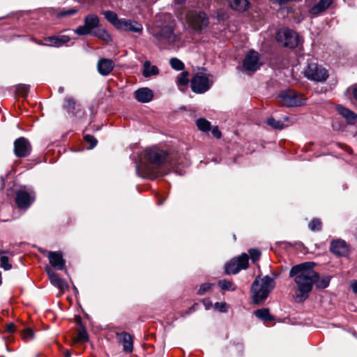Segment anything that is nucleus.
<instances>
[{
  "label": "nucleus",
  "mask_w": 357,
  "mask_h": 357,
  "mask_svg": "<svg viewBox=\"0 0 357 357\" xmlns=\"http://www.w3.org/2000/svg\"><path fill=\"white\" fill-rule=\"evenodd\" d=\"M313 263L305 262L295 265L289 271V277L293 278V298L296 303L306 301L317 279V272L313 268Z\"/></svg>",
  "instance_id": "f257e3e1"
},
{
  "label": "nucleus",
  "mask_w": 357,
  "mask_h": 357,
  "mask_svg": "<svg viewBox=\"0 0 357 357\" xmlns=\"http://www.w3.org/2000/svg\"><path fill=\"white\" fill-rule=\"evenodd\" d=\"M168 155L167 151L156 147L146 149L144 158L149 163L142 160L136 162L137 175L142 178H155L160 174L159 167L167 161Z\"/></svg>",
  "instance_id": "f03ea898"
},
{
  "label": "nucleus",
  "mask_w": 357,
  "mask_h": 357,
  "mask_svg": "<svg viewBox=\"0 0 357 357\" xmlns=\"http://www.w3.org/2000/svg\"><path fill=\"white\" fill-rule=\"evenodd\" d=\"M274 287V278L268 275L262 278L257 276L251 287L253 303L256 304L263 303Z\"/></svg>",
  "instance_id": "7ed1b4c3"
},
{
  "label": "nucleus",
  "mask_w": 357,
  "mask_h": 357,
  "mask_svg": "<svg viewBox=\"0 0 357 357\" xmlns=\"http://www.w3.org/2000/svg\"><path fill=\"white\" fill-rule=\"evenodd\" d=\"M151 33L162 43L172 44L176 40L174 33V26L171 24L155 25L151 29Z\"/></svg>",
  "instance_id": "20e7f679"
},
{
  "label": "nucleus",
  "mask_w": 357,
  "mask_h": 357,
  "mask_svg": "<svg viewBox=\"0 0 357 357\" xmlns=\"http://www.w3.org/2000/svg\"><path fill=\"white\" fill-rule=\"evenodd\" d=\"M305 77L317 82H324L328 77V70L317 63L310 62L304 70Z\"/></svg>",
  "instance_id": "39448f33"
},
{
  "label": "nucleus",
  "mask_w": 357,
  "mask_h": 357,
  "mask_svg": "<svg viewBox=\"0 0 357 357\" xmlns=\"http://www.w3.org/2000/svg\"><path fill=\"white\" fill-rule=\"evenodd\" d=\"M186 19L189 27L194 32L199 33L208 25V18L204 12L190 11Z\"/></svg>",
  "instance_id": "423d86ee"
},
{
  "label": "nucleus",
  "mask_w": 357,
  "mask_h": 357,
  "mask_svg": "<svg viewBox=\"0 0 357 357\" xmlns=\"http://www.w3.org/2000/svg\"><path fill=\"white\" fill-rule=\"evenodd\" d=\"M100 26V19L96 14H89L84 19V24L77 26L74 32L78 36L91 35Z\"/></svg>",
  "instance_id": "0eeeda50"
},
{
  "label": "nucleus",
  "mask_w": 357,
  "mask_h": 357,
  "mask_svg": "<svg viewBox=\"0 0 357 357\" xmlns=\"http://www.w3.org/2000/svg\"><path fill=\"white\" fill-rule=\"evenodd\" d=\"M279 102L286 107H299L304 104V99L293 90L282 91L278 96Z\"/></svg>",
  "instance_id": "6e6552de"
},
{
  "label": "nucleus",
  "mask_w": 357,
  "mask_h": 357,
  "mask_svg": "<svg viewBox=\"0 0 357 357\" xmlns=\"http://www.w3.org/2000/svg\"><path fill=\"white\" fill-rule=\"evenodd\" d=\"M276 39L284 47L294 48L297 46L298 36L291 29L280 30L277 32Z\"/></svg>",
  "instance_id": "1a4fd4ad"
},
{
  "label": "nucleus",
  "mask_w": 357,
  "mask_h": 357,
  "mask_svg": "<svg viewBox=\"0 0 357 357\" xmlns=\"http://www.w3.org/2000/svg\"><path fill=\"white\" fill-rule=\"evenodd\" d=\"M248 255L243 253L238 257L230 260L225 264V273L227 274H236L241 270L247 268L248 266Z\"/></svg>",
  "instance_id": "9d476101"
},
{
  "label": "nucleus",
  "mask_w": 357,
  "mask_h": 357,
  "mask_svg": "<svg viewBox=\"0 0 357 357\" xmlns=\"http://www.w3.org/2000/svg\"><path fill=\"white\" fill-rule=\"evenodd\" d=\"M213 80L208 76L197 74L191 79L192 91L196 93H203L209 90Z\"/></svg>",
  "instance_id": "9b49d317"
},
{
  "label": "nucleus",
  "mask_w": 357,
  "mask_h": 357,
  "mask_svg": "<svg viewBox=\"0 0 357 357\" xmlns=\"http://www.w3.org/2000/svg\"><path fill=\"white\" fill-rule=\"evenodd\" d=\"M35 193L21 189L16 192L15 202L18 208L27 209L35 200Z\"/></svg>",
  "instance_id": "f8f14e48"
},
{
  "label": "nucleus",
  "mask_w": 357,
  "mask_h": 357,
  "mask_svg": "<svg viewBox=\"0 0 357 357\" xmlns=\"http://www.w3.org/2000/svg\"><path fill=\"white\" fill-rule=\"evenodd\" d=\"M31 152V145L29 141L24 137H20L14 142V153L17 158H26L30 155Z\"/></svg>",
  "instance_id": "ddd939ff"
},
{
  "label": "nucleus",
  "mask_w": 357,
  "mask_h": 357,
  "mask_svg": "<svg viewBox=\"0 0 357 357\" xmlns=\"http://www.w3.org/2000/svg\"><path fill=\"white\" fill-rule=\"evenodd\" d=\"M259 61V54L254 50L250 51L245 56L243 62L244 70L248 73L255 72L261 66Z\"/></svg>",
  "instance_id": "4468645a"
},
{
  "label": "nucleus",
  "mask_w": 357,
  "mask_h": 357,
  "mask_svg": "<svg viewBox=\"0 0 357 357\" xmlns=\"http://www.w3.org/2000/svg\"><path fill=\"white\" fill-rule=\"evenodd\" d=\"M330 250L333 254L342 257H346L349 253V245L344 241L342 239H337L331 241Z\"/></svg>",
  "instance_id": "2eb2a0df"
},
{
  "label": "nucleus",
  "mask_w": 357,
  "mask_h": 357,
  "mask_svg": "<svg viewBox=\"0 0 357 357\" xmlns=\"http://www.w3.org/2000/svg\"><path fill=\"white\" fill-rule=\"evenodd\" d=\"M47 257L50 264L52 267L57 270H63L66 268V261L63 257V253L61 251L48 252Z\"/></svg>",
  "instance_id": "dca6fc26"
},
{
  "label": "nucleus",
  "mask_w": 357,
  "mask_h": 357,
  "mask_svg": "<svg viewBox=\"0 0 357 357\" xmlns=\"http://www.w3.org/2000/svg\"><path fill=\"white\" fill-rule=\"evenodd\" d=\"M48 278L52 285L57 287L60 291H64L68 289L67 282L61 279L52 269L49 267L45 268Z\"/></svg>",
  "instance_id": "f3484780"
},
{
  "label": "nucleus",
  "mask_w": 357,
  "mask_h": 357,
  "mask_svg": "<svg viewBox=\"0 0 357 357\" xmlns=\"http://www.w3.org/2000/svg\"><path fill=\"white\" fill-rule=\"evenodd\" d=\"M114 62L109 59L101 58L97 63L98 73L102 76H107L113 70Z\"/></svg>",
  "instance_id": "a211bd4d"
},
{
  "label": "nucleus",
  "mask_w": 357,
  "mask_h": 357,
  "mask_svg": "<svg viewBox=\"0 0 357 357\" xmlns=\"http://www.w3.org/2000/svg\"><path fill=\"white\" fill-rule=\"evenodd\" d=\"M119 342L122 344L123 350L125 353L130 354L133 351V338L127 332H122L116 334Z\"/></svg>",
  "instance_id": "6ab92c4d"
},
{
  "label": "nucleus",
  "mask_w": 357,
  "mask_h": 357,
  "mask_svg": "<svg viewBox=\"0 0 357 357\" xmlns=\"http://www.w3.org/2000/svg\"><path fill=\"white\" fill-rule=\"evenodd\" d=\"M119 29H122L125 31H132L134 33H141L142 31V25L133 20L121 19Z\"/></svg>",
  "instance_id": "aec40b11"
},
{
  "label": "nucleus",
  "mask_w": 357,
  "mask_h": 357,
  "mask_svg": "<svg viewBox=\"0 0 357 357\" xmlns=\"http://www.w3.org/2000/svg\"><path fill=\"white\" fill-rule=\"evenodd\" d=\"M134 94L136 100L140 102H149L153 98V91L149 88H140Z\"/></svg>",
  "instance_id": "412c9836"
},
{
  "label": "nucleus",
  "mask_w": 357,
  "mask_h": 357,
  "mask_svg": "<svg viewBox=\"0 0 357 357\" xmlns=\"http://www.w3.org/2000/svg\"><path fill=\"white\" fill-rule=\"evenodd\" d=\"M45 41L51 43L48 45L51 47H59L70 41V37L65 35L50 36L44 38Z\"/></svg>",
  "instance_id": "4be33fe9"
},
{
  "label": "nucleus",
  "mask_w": 357,
  "mask_h": 357,
  "mask_svg": "<svg viewBox=\"0 0 357 357\" xmlns=\"http://www.w3.org/2000/svg\"><path fill=\"white\" fill-rule=\"evenodd\" d=\"M337 111L346 119L348 124L354 125L356 123V116L354 112L341 105L337 107Z\"/></svg>",
  "instance_id": "5701e85b"
},
{
  "label": "nucleus",
  "mask_w": 357,
  "mask_h": 357,
  "mask_svg": "<svg viewBox=\"0 0 357 357\" xmlns=\"http://www.w3.org/2000/svg\"><path fill=\"white\" fill-rule=\"evenodd\" d=\"M160 73L156 66H152L151 61H145L142 66V75L144 77L149 78L151 76H157Z\"/></svg>",
  "instance_id": "b1692460"
},
{
  "label": "nucleus",
  "mask_w": 357,
  "mask_h": 357,
  "mask_svg": "<svg viewBox=\"0 0 357 357\" xmlns=\"http://www.w3.org/2000/svg\"><path fill=\"white\" fill-rule=\"evenodd\" d=\"M332 2L333 0H320L310 8V13L313 15H317L326 10L331 5Z\"/></svg>",
  "instance_id": "393cba45"
},
{
  "label": "nucleus",
  "mask_w": 357,
  "mask_h": 357,
  "mask_svg": "<svg viewBox=\"0 0 357 357\" xmlns=\"http://www.w3.org/2000/svg\"><path fill=\"white\" fill-rule=\"evenodd\" d=\"M231 8L238 11L245 10L248 6L249 2L248 0H228Z\"/></svg>",
  "instance_id": "a878e982"
},
{
  "label": "nucleus",
  "mask_w": 357,
  "mask_h": 357,
  "mask_svg": "<svg viewBox=\"0 0 357 357\" xmlns=\"http://www.w3.org/2000/svg\"><path fill=\"white\" fill-rule=\"evenodd\" d=\"M102 13L108 22L119 29L121 20L118 18V15L116 13L111 10H105L102 11Z\"/></svg>",
  "instance_id": "bb28decb"
},
{
  "label": "nucleus",
  "mask_w": 357,
  "mask_h": 357,
  "mask_svg": "<svg viewBox=\"0 0 357 357\" xmlns=\"http://www.w3.org/2000/svg\"><path fill=\"white\" fill-rule=\"evenodd\" d=\"M317 279L314 280V284L317 289H323L328 287L331 277L324 276L322 278L319 277V273L317 272Z\"/></svg>",
  "instance_id": "cd10ccee"
},
{
  "label": "nucleus",
  "mask_w": 357,
  "mask_h": 357,
  "mask_svg": "<svg viewBox=\"0 0 357 357\" xmlns=\"http://www.w3.org/2000/svg\"><path fill=\"white\" fill-rule=\"evenodd\" d=\"M255 314L257 317L265 321H271L274 319L273 317L270 314L269 310L266 308L256 310Z\"/></svg>",
  "instance_id": "c85d7f7f"
},
{
  "label": "nucleus",
  "mask_w": 357,
  "mask_h": 357,
  "mask_svg": "<svg viewBox=\"0 0 357 357\" xmlns=\"http://www.w3.org/2000/svg\"><path fill=\"white\" fill-rule=\"evenodd\" d=\"M91 35L105 41L111 40L110 35L105 29H99L98 27L92 33Z\"/></svg>",
  "instance_id": "c756f323"
},
{
  "label": "nucleus",
  "mask_w": 357,
  "mask_h": 357,
  "mask_svg": "<svg viewBox=\"0 0 357 357\" xmlns=\"http://www.w3.org/2000/svg\"><path fill=\"white\" fill-rule=\"evenodd\" d=\"M267 124L274 129L282 130L287 125H284V123L280 120H276L273 117H270L266 121Z\"/></svg>",
  "instance_id": "7c9ffc66"
},
{
  "label": "nucleus",
  "mask_w": 357,
  "mask_h": 357,
  "mask_svg": "<svg viewBox=\"0 0 357 357\" xmlns=\"http://www.w3.org/2000/svg\"><path fill=\"white\" fill-rule=\"evenodd\" d=\"M196 124L198 128L202 131L206 132L211 130V123L205 119H197Z\"/></svg>",
  "instance_id": "2f4dec72"
},
{
  "label": "nucleus",
  "mask_w": 357,
  "mask_h": 357,
  "mask_svg": "<svg viewBox=\"0 0 357 357\" xmlns=\"http://www.w3.org/2000/svg\"><path fill=\"white\" fill-rule=\"evenodd\" d=\"M76 102L73 98L68 97L65 99L63 107L68 112H74L75 109Z\"/></svg>",
  "instance_id": "473e14b6"
},
{
  "label": "nucleus",
  "mask_w": 357,
  "mask_h": 357,
  "mask_svg": "<svg viewBox=\"0 0 357 357\" xmlns=\"http://www.w3.org/2000/svg\"><path fill=\"white\" fill-rule=\"evenodd\" d=\"M218 286L222 290L235 291L236 287L234 286L232 281L227 280H222L218 282Z\"/></svg>",
  "instance_id": "72a5a7b5"
},
{
  "label": "nucleus",
  "mask_w": 357,
  "mask_h": 357,
  "mask_svg": "<svg viewBox=\"0 0 357 357\" xmlns=\"http://www.w3.org/2000/svg\"><path fill=\"white\" fill-rule=\"evenodd\" d=\"M188 75V72L183 71L177 77V85L186 86L189 82Z\"/></svg>",
  "instance_id": "f704fd0d"
},
{
  "label": "nucleus",
  "mask_w": 357,
  "mask_h": 357,
  "mask_svg": "<svg viewBox=\"0 0 357 357\" xmlns=\"http://www.w3.org/2000/svg\"><path fill=\"white\" fill-rule=\"evenodd\" d=\"M171 67L176 70H182L185 66L184 63L177 58H172L169 60Z\"/></svg>",
  "instance_id": "c9c22d12"
},
{
  "label": "nucleus",
  "mask_w": 357,
  "mask_h": 357,
  "mask_svg": "<svg viewBox=\"0 0 357 357\" xmlns=\"http://www.w3.org/2000/svg\"><path fill=\"white\" fill-rule=\"evenodd\" d=\"M308 227L313 231H320L321 229V222L318 218H313L309 223Z\"/></svg>",
  "instance_id": "e433bc0d"
},
{
  "label": "nucleus",
  "mask_w": 357,
  "mask_h": 357,
  "mask_svg": "<svg viewBox=\"0 0 357 357\" xmlns=\"http://www.w3.org/2000/svg\"><path fill=\"white\" fill-rule=\"evenodd\" d=\"M0 266L6 271L11 269L12 265L9 263V259L7 256L2 255L0 256Z\"/></svg>",
  "instance_id": "4c0bfd02"
},
{
  "label": "nucleus",
  "mask_w": 357,
  "mask_h": 357,
  "mask_svg": "<svg viewBox=\"0 0 357 357\" xmlns=\"http://www.w3.org/2000/svg\"><path fill=\"white\" fill-rule=\"evenodd\" d=\"M89 340V336L87 332L84 328H82L78 331L77 341L78 342H87Z\"/></svg>",
  "instance_id": "58836bf2"
},
{
  "label": "nucleus",
  "mask_w": 357,
  "mask_h": 357,
  "mask_svg": "<svg viewBox=\"0 0 357 357\" xmlns=\"http://www.w3.org/2000/svg\"><path fill=\"white\" fill-rule=\"evenodd\" d=\"M17 93L23 97H26L29 91V86L20 84L17 86Z\"/></svg>",
  "instance_id": "ea45409f"
},
{
  "label": "nucleus",
  "mask_w": 357,
  "mask_h": 357,
  "mask_svg": "<svg viewBox=\"0 0 357 357\" xmlns=\"http://www.w3.org/2000/svg\"><path fill=\"white\" fill-rule=\"evenodd\" d=\"M248 252L250 256V259L253 263H255L257 261H259L261 257V252L259 250L252 248L248 250Z\"/></svg>",
  "instance_id": "a19ab883"
},
{
  "label": "nucleus",
  "mask_w": 357,
  "mask_h": 357,
  "mask_svg": "<svg viewBox=\"0 0 357 357\" xmlns=\"http://www.w3.org/2000/svg\"><path fill=\"white\" fill-rule=\"evenodd\" d=\"M78 11L77 9L75 8H69V9H64L63 10L57 13V16L59 17H63L66 16H70L72 15H74L77 13Z\"/></svg>",
  "instance_id": "79ce46f5"
},
{
  "label": "nucleus",
  "mask_w": 357,
  "mask_h": 357,
  "mask_svg": "<svg viewBox=\"0 0 357 357\" xmlns=\"http://www.w3.org/2000/svg\"><path fill=\"white\" fill-rule=\"evenodd\" d=\"M34 337V333L31 328H25L22 331V337L24 340H32Z\"/></svg>",
  "instance_id": "37998d69"
},
{
  "label": "nucleus",
  "mask_w": 357,
  "mask_h": 357,
  "mask_svg": "<svg viewBox=\"0 0 357 357\" xmlns=\"http://www.w3.org/2000/svg\"><path fill=\"white\" fill-rule=\"evenodd\" d=\"M84 138V140L90 144L89 149H93L96 146L97 140L93 136L91 135H86Z\"/></svg>",
  "instance_id": "c03bdc74"
},
{
  "label": "nucleus",
  "mask_w": 357,
  "mask_h": 357,
  "mask_svg": "<svg viewBox=\"0 0 357 357\" xmlns=\"http://www.w3.org/2000/svg\"><path fill=\"white\" fill-rule=\"evenodd\" d=\"M212 287V284H210V283H204V284H202L198 291H197V294L199 295H203L206 292L208 291Z\"/></svg>",
  "instance_id": "a18cd8bd"
},
{
  "label": "nucleus",
  "mask_w": 357,
  "mask_h": 357,
  "mask_svg": "<svg viewBox=\"0 0 357 357\" xmlns=\"http://www.w3.org/2000/svg\"><path fill=\"white\" fill-rule=\"evenodd\" d=\"M215 308L221 312H225L227 311V305L225 303H215Z\"/></svg>",
  "instance_id": "49530a36"
},
{
  "label": "nucleus",
  "mask_w": 357,
  "mask_h": 357,
  "mask_svg": "<svg viewBox=\"0 0 357 357\" xmlns=\"http://www.w3.org/2000/svg\"><path fill=\"white\" fill-rule=\"evenodd\" d=\"M211 132L212 134L213 135L214 137H215L216 138L219 139L221 137V132L220 131L218 130V128L217 126L215 127H213L212 129H211Z\"/></svg>",
  "instance_id": "de8ad7c7"
},
{
  "label": "nucleus",
  "mask_w": 357,
  "mask_h": 357,
  "mask_svg": "<svg viewBox=\"0 0 357 357\" xmlns=\"http://www.w3.org/2000/svg\"><path fill=\"white\" fill-rule=\"evenodd\" d=\"M15 326L13 323H10L6 326V330L9 333H13L15 331Z\"/></svg>",
  "instance_id": "09e8293b"
},
{
  "label": "nucleus",
  "mask_w": 357,
  "mask_h": 357,
  "mask_svg": "<svg viewBox=\"0 0 357 357\" xmlns=\"http://www.w3.org/2000/svg\"><path fill=\"white\" fill-rule=\"evenodd\" d=\"M202 302L206 310H208L212 305L211 302L208 299H204Z\"/></svg>",
  "instance_id": "8fccbe9b"
},
{
  "label": "nucleus",
  "mask_w": 357,
  "mask_h": 357,
  "mask_svg": "<svg viewBox=\"0 0 357 357\" xmlns=\"http://www.w3.org/2000/svg\"><path fill=\"white\" fill-rule=\"evenodd\" d=\"M351 289H352L353 292L355 294H357V280L354 281L351 285Z\"/></svg>",
  "instance_id": "3c124183"
},
{
  "label": "nucleus",
  "mask_w": 357,
  "mask_h": 357,
  "mask_svg": "<svg viewBox=\"0 0 357 357\" xmlns=\"http://www.w3.org/2000/svg\"><path fill=\"white\" fill-rule=\"evenodd\" d=\"M6 254H10L11 256H13V253L8 250H0V256Z\"/></svg>",
  "instance_id": "603ef678"
},
{
  "label": "nucleus",
  "mask_w": 357,
  "mask_h": 357,
  "mask_svg": "<svg viewBox=\"0 0 357 357\" xmlns=\"http://www.w3.org/2000/svg\"><path fill=\"white\" fill-rule=\"evenodd\" d=\"M352 94L354 98L357 100V87L352 89Z\"/></svg>",
  "instance_id": "864d4df0"
},
{
  "label": "nucleus",
  "mask_w": 357,
  "mask_h": 357,
  "mask_svg": "<svg viewBox=\"0 0 357 357\" xmlns=\"http://www.w3.org/2000/svg\"><path fill=\"white\" fill-rule=\"evenodd\" d=\"M34 42L36 43H37L38 45H48L47 44H45V43H43L42 41H40V40H34Z\"/></svg>",
  "instance_id": "5fc2aeb1"
},
{
  "label": "nucleus",
  "mask_w": 357,
  "mask_h": 357,
  "mask_svg": "<svg viewBox=\"0 0 357 357\" xmlns=\"http://www.w3.org/2000/svg\"><path fill=\"white\" fill-rule=\"evenodd\" d=\"M175 2L176 3H179V4H181L184 2V0H175Z\"/></svg>",
  "instance_id": "6e6d98bb"
},
{
  "label": "nucleus",
  "mask_w": 357,
  "mask_h": 357,
  "mask_svg": "<svg viewBox=\"0 0 357 357\" xmlns=\"http://www.w3.org/2000/svg\"><path fill=\"white\" fill-rule=\"evenodd\" d=\"M65 356L66 357H70V353L69 351H66V353H65Z\"/></svg>",
  "instance_id": "4d7b16f0"
},
{
  "label": "nucleus",
  "mask_w": 357,
  "mask_h": 357,
  "mask_svg": "<svg viewBox=\"0 0 357 357\" xmlns=\"http://www.w3.org/2000/svg\"><path fill=\"white\" fill-rule=\"evenodd\" d=\"M63 91H64L63 87H61H61H59V93H63Z\"/></svg>",
  "instance_id": "13d9d810"
},
{
  "label": "nucleus",
  "mask_w": 357,
  "mask_h": 357,
  "mask_svg": "<svg viewBox=\"0 0 357 357\" xmlns=\"http://www.w3.org/2000/svg\"><path fill=\"white\" fill-rule=\"evenodd\" d=\"M284 119L285 121H289V117H287H287H284Z\"/></svg>",
  "instance_id": "bf43d9fd"
},
{
  "label": "nucleus",
  "mask_w": 357,
  "mask_h": 357,
  "mask_svg": "<svg viewBox=\"0 0 357 357\" xmlns=\"http://www.w3.org/2000/svg\"><path fill=\"white\" fill-rule=\"evenodd\" d=\"M356 119H357V114H356Z\"/></svg>",
  "instance_id": "052dcab7"
}]
</instances>
